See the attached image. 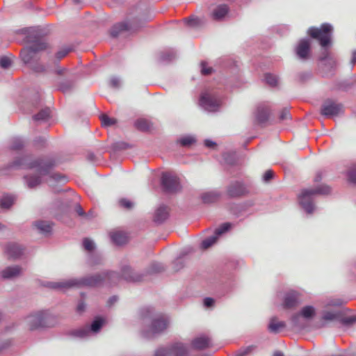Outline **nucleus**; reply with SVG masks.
Instances as JSON below:
<instances>
[{"mask_svg":"<svg viewBox=\"0 0 356 356\" xmlns=\"http://www.w3.org/2000/svg\"><path fill=\"white\" fill-rule=\"evenodd\" d=\"M220 193L216 191L205 192L202 194L201 199L204 203L209 204L218 200Z\"/></svg>","mask_w":356,"mask_h":356,"instance_id":"27","label":"nucleus"},{"mask_svg":"<svg viewBox=\"0 0 356 356\" xmlns=\"http://www.w3.org/2000/svg\"><path fill=\"white\" fill-rule=\"evenodd\" d=\"M169 325V320L166 316L159 314L152 318V325L149 330L144 332V336L147 338L152 337L156 334H159L164 331Z\"/></svg>","mask_w":356,"mask_h":356,"instance_id":"11","label":"nucleus"},{"mask_svg":"<svg viewBox=\"0 0 356 356\" xmlns=\"http://www.w3.org/2000/svg\"><path fill=\"white\" fill-rule=\"evenodd\" d=\"M123 278L127 281L138 282L141 280L140 275L134 272L129 266H124L122 270Z\"/></svg>","mask_w":356,"mask_h":356,"instance_id":"21","label":"nucleus"},{"mask_svg":"<svg viewBox=\"0 0 356 356\" xmlns=\"http://www.w3.org/2000/svg\"><path fill=\"white\" fill-rule=\"evenodd\" d=\"M143 24V21L140 17L130 16L125 22L115 24L111 33L112 36L117 37L124 31L134 32L140 28Z\"/></svg>","mask_w":356,"mask_h":356,"instance_id":"7","label":"nucleus"},{"mask_svg":"<svg viewBox=\"0 0 356 356\" xmlns=\"http://www.w3.org/2000/svg\"><path fill=\"white\" fill-rule=\"evenodd\" d=\"M348 179L350 181L356 184V167L349 171Z\"/></svg>","mask_w":356,"mask_h":356,"instance_id":"48","label":"nucleus"},{"mask_svg":"<svg viewBox=\"0 0 356 356\" xmlns=\"http://www.w3.org/2000/svg\"><path fill=\"white\" fill-rule=\"evenodd\" d=\"M311 43L309 40H301L296 47V54L298 58L301 60H307L309 57Z\"/></svg>","mask_w":356,"mask_h":356,"instance_id":"15","label":"nucleus"},{"mask_svg":"<svg viewBox=\"0 0 356 356\" xmlns=\"http://www.w3.org/2000/svg\"><path fill=\"white\" fill-rule=\"evenodd\" d=\"M50 116V110L49 108H44L41 110L38 114L33 116V119L35 121H44L47 120Z\"/></svg>","mask_w":356,"mask_h":356,"instance_id":"32","label":"nucleus"},{"mask_svg":"<svg viewBox=\"0 0 356 356\" xmlns=\"http://www.w3.org/2000/svg\"><path fill=\"white\" fill-rule=\"evenodd\" d=\"M269 116V108L266 104H261L257 108V119L259 122H266Z\"/></svg>","mask_w":356,"mask_h":356,"instance_id":"25","label":"nucleus"},{"mask_svg":"<svg viewBox=\"0 0 356 356\" xmlns=\"http://www.w3.org/2000/svg\"><path fill=\"white\" fill-rule=\"evenodd\" d=\"M188 354V346L181 342H175L168 348L158 349L154 356H187Z\"/></svg>","mask_w":356,"mask_h":356,"instance_id":"8","label":"nucleus"},{"mask_svg":"<svg viewBox=\"0 0 356 356\" xmlns=\"http://www.w3.org/2000/svg\"><path fill=\"white\" fill-rule=\"evenodd\" d=\"M86 305L83 302H80L76 307V310L78 312H83L85 310Z\"/></svg>","mask_w":356,"mask_h":356,"instance_id":"56","label":"nucleus"},{"mask_svg":"<svg viewBox=\"0 0 356 356\" xmlns=\"http://www.w3.org/2000/svg\"><path fill=\"white\" fill-rule=\"evenodd\" d=\"M200 104L204 110L209 112H215L218 111L221 105V100L216 95L205 92L200 96Z\"/></svg>","mask_w":356,"mask_h":356,"instance_id":"10","label":"nucleus"},{"mask_svg":"<svg viewBox=\"0 0 356 356\" xmlns=\"http://www.w3.org/2000/svg\"><path fill=\"white\" fill-rule=\"evenodd\" d=\"M104 321L101 318H97L93 321L90 327L85 326L72 331V336L79 338L86 339L90 336L92 333H97L102 327Z\"/></svg>","mask_w":356,"mask_h":356,"instance_id":"9","label":"nucleus"},{"mask_svg":"<svg viewBox=\"0 0 356 356\" xmlns=\"http://www.w3.org/2000/svg\"><path fill=\"white\" fill-rule=\"evenodd\" d=\"M340 323L346 325H350L356 323V316L343 317V313L341 312Z\"/></svg>","mask_w":356,"mask_h":356,"instance_id":"38","label":"nucleus"},{"mask_svg":"<svg viewBox=\"0 0 356 356\" xmlns=\"http://www.w3.org/2000/svg\"><path fill=\"white\" fill-rule=\"evenodd\" d=\"M356 63V50L353 51L352 53V57L350 60V64L353 66Z\"/></svg>","mask_w":356,"mask_h":356,"instance_id":"58","label":"nucleus"},{"mask_svg":"<svg viewBox=\"0 0 356 356\" xmlns=\"http://www.w3.org/2000/svg\"><path fill=\"white\" fill-rule=\"evenodd\" d=\"M343 112V107L341 104L327 99L322 105L321 113L326 118H334Z\"/></svg>","mask_w":356,"mask_h":356,"instance_id":"12","label":"nucleus"},{"mask_svg":"<svg viewBox=\"0 0 356 356\" xmlns=\"http://www.w3.org/2000/svg\"><path fill=\"white\" fill-rule=\"evenodd\" d=\"M22 269L19 266H8L1 271V277L3 279L11 280L19 277Z\"/></svg>","mask_w":356,"mask_h":356,"instance_id":"19","label":"nucleus"},{"mask_svg":"<svg viewBox=\"0 0 356 356\" xmlns=\"http://www.w3.org/2000/svg\"><path fill=\"white\" fill-rule=\"evenodd\" d=\"M273 356H283V354L281 352H275Z\"/></svg>","mask_w":356,"mask_h":356,"instance_id":"64","label":"nucleus"},{"mask_svg":"<svg viewBox=\"0 0 356 356\" xmlns=\"http://www.w3.org/2000/svg\"><path fill=\"white\" fill-rule=\"evenodd\" d=\"M214 300L211 298H206L204 300V305L206 307H210L213 306Z\"/></svg>","mask_w":356,"mask_h":356,"instance_id":"55","label":"nucleus"},{"mask_svg":"<svg viewBox=\"0 0 356 356\" xmlns=\"http://www.w3.org/2000/svg\"><path fill=\"white\" fill-rule=\"evenodd\" d=\"M110 236L112 241L118 245H123L127 241V236L126 234L122 232L116 231L111 232Z\"/></svg>","mask_w":356,"mask_h":356,"instance_id":"24","label":"nucleus"},{"mask_svg":"<svg viewBox=\"0 0 356 356\" xmlns=\"http://www.w3.org/2000/svg\"><path fill=\"white\" fill-rule=\"evenodd\" d=\"M321 177H322V176H321V172H318V173L316 174V175L315 178H314V181H315L316 182H318V181H319L321 179Z\"/></svg>","mask_w":356,"mask_h":356,"instance_id":"62","label":"nucleus"},{"mask_svg":"<svg viewBox=\"0 0 356 356\" xmlns=\"http://www.w3.org/2000/svg\"><path fill=\"white\" fill-rule=\"evenodd\" d=\"M164 269L163 266L160 263H153L151 265V270L153 273H159Z\"/></svg>","mask_w":356,"mask_h":356,"instance_id":"46","label":"nucleus"},{"mask_svg":"<svg viewBox=\"0 0 356 356\" xmlns=\"http://www.w3.org/2000/svg\"><path fill=\"white\" fill-rule=\"evenodd\" d=\"M76 211L77 212V213L79 216H83L84 215L83 209H82V207L80 205H77L76 207Z\"/></svg>","mask_w":356,"mask_h":356,"instance_id":"59","label":"nucleus"},{"mask_svg":"<svg viewBox=\"0 0 356 356\" xmlns=\"http://www.w3.org/2000/svg\"><path fill=\"white\" fill-rule=\"evenodd\" d=\"M204 145L208 147H212L216 145V143L210 140H206L204 141Z\"/></svg>","mask_w":356,"mask_h":356,"instance_id":"60","label":"nucleus"},{"mask_svg":"<svg viewBox=\"0 0 356 356\" xmlns=\"http://www.w3.org/2000/svg\"><path fill=\"white\" fill-rule=\"evenodd\" d=\"M175 57V53L171 51L161 52L160 54V60L161 61H170Z\"/></svg>","mask_w":356,"mask_h":356,"instance_id":"39","label":"nucleus"},{"mask_svg":"<svg viewBox=\"0 0 356 356\" xmlns=\"http://www.w3.org/2000/svg\"><path fill=\"white\" fill-rule=\"evenodd\" d=\"M247 193L246 188L241 182H234L230 184L227 188V193L230 197H238Z\"/></svg>","mask_w":356,"mask_h":356,"instance_id":"17","label":"nucleus"},{"mask_svg":"<svg viewBox=\"0 0 356 356\" xmlns=\"http://www.w3.org/2000/svg\"><path fill=\"white\" fill-rule=\"evenodd\" d=\"M66 70V69L65 67H57L56 69H55V72L57 74H59V75H61V74H63L65 71Z\"/></svg>","mask_w":356,"mask_h":356,"instance_id":"57","label":"nucleus"},{"mask_svg":"<svg viewBox=\"0 0 356 356\" xmlns=\"http://www.w3.org/2000/svg\"><path fill=\"white\" fill-rule=\"evenodd\" d=\"M83 246L86 250L89 252H91L95 249V244L93 241L88 238H85L83 241Z\"/></svg>","mask_w":356,"mask_h":356,"instance_id":"41","label":"nucleus"},{"mask_svg":"<svg viewBox=\"0 0 356 356\" xmlns=\"http://www.w3.org/2000/svg\"><path fill=\"white\" fill-rule=\"evenodd\" d=\"M119 204H120V207H122L126 209H130L133 208V207H134V203L128 199H121L119 201Z\"/></svg>","mask_w":356,"mask_h":356,"instance_id":"43","label":"nucleus"},{"mask_svg":"<svg viewBox=\"0 0 356 356\" xmlns=\"http://www.w3.org/2000/svg\"><path fill=\"white\" fill-rule=\"evenodd\" d=\"M117 277L115 273H104L102 275H95L90 277H84L80 280L70 279L61 282H49L46 284V286L52 289L65 291L72 287L96 286L99 285L106 277L113 280Z\"/></svg>","mask_w":356,"mask_h":356,"instance_id":"2","label":"nucleus"},{"mask_svg":"<svg viewBox=\"0 0 356 356\" xmlns=\"http://www.w3.org/2000/svg\"><path fill=\"white\" fill-rule=\"evenodd\" d=\"M73 87V83L72 82H65L60 83L59 86V89L63 92H66L69 91Z\"/></svg>","mask_w":356,"mask_h":356,"instance_id":"45","label":"nucleus"},{"mask_svg":"<svg viewBox=\"0 0 356 356\" xmlns=\"http://www.w3.org/2000/svg\"><path fill=\"white\" fill-rule=\"evenodd\" d=\"M280 118L282 120H287L290 118V113L287 109H284L282 111Z\"/></svg>","mask_w":356,"mask_h":356,"instance_id":"53","label":"nucleus"},{"mask_svg":"<svg viewBox=\"0 0 356 356\" xmlns=\"http://www.w3.org/2000/svg\"><path fill=\"white\" fill-rule=\"evenodd\" d=\"M341 312L338 309L332 311H324L322 313V321L325 323L339 321L340 322Z\"/></svg>","mask_w":356,"mask_h":356,"instance_id":"20","label":"nucleus"},{"mask_svg":"<svg viewBox=\"0 0 356 356\" xmlns=\"http://www.w3.org/2000/svg\"><path fill=\"white\" fill-rule=\"evenodd\" d=\"M23 142L21 139L16 138L13 140L12 145V149H19L23 147Z\"/></svg>","mask_w":356,"mask_h":356,"instance_id":"47","label":"nucleus"},{"mask_svg":"<svg viewBox=\"0 0 356 356\" xmlns=\"http://www.w3.org/2000/svg\"><path fill=\"white\" fill-rule=\"evenodd\" d=\"M199 19L196 17H191L185 19V22L192 26L197 25Z\"/></svg>","mask_w":356,"mask_h":356,"instance_id":"51","label":"nucleus"},{"mask_svg":"<svg viewBox=\"0 0 356 356\" xmlns=\"http://www.w3.org/2000/svg\"><path fill=\"white\" fill-rule=\"evenodd\" d=\"M302 318L303 317H302L299 314L293 316V317L291 318L293 325L298 328H303L305 327V322H303L302 319Z\"/></svg>","mask_w":356,"mask_h":356,"instance_id":"35","label":"nucleus"},{"mask_svg":"<svg viewBox=\"0 0 356 356\" xmlns=\"http://www.w3.org/2000/svg\"><path fill=\"white\" fill-rule=\"evenodd\" d=\"M24 249L17 243H9L6 247V253L10 259H17L22 255Z\"/></svg>","mask_w":356,"mask_h":356,"instance_id":"18","label":"nucleus"},{"mask_svg":"<svg viewBox=\"0 0 356 356\" xmlns=\"http://www.w3.org/2000/svg\"><path fill=\"white\" fill-rule=\"evenodd\" d=\"M51 316L47 310L31 312L24 318L26 328L31 331L39 330L51 326Z\"/></svg>","mask_w":356,"mask_h":356,"instance_id":"4","label":"nucleus"},{"mask_svg":"<svg viewBox=\"0 0 356 356\" xmlns=\"http://www.w3.org/2000/svg\"><path fill=\"white\" fill-rule=\"evenodd\" d=\"M286 326L285 323L282 321H277L275 318H273L270 319V321L268 324V328L270 332L277 333L282 329L284 328Z\"/></svg>","mask_w":356,"mask_h":356,"instance_id":"28","label":"nucleus"},{"mask_svg":"<svg viewBox=\"0 0 356 356\" xmlns=\"http://www.w3.org/2000/svg\"><path fill=\"white\" fill-rule=\"evenodd\" d=\"M152 314V310L150 308H145L142 311L143 318H148L150 317Z\"/></svg>","mask_w":356,"mask_h":356,"instance_id":"54","label":"nucleus"},{"mask_svg":"<svg viewBox=\"0 0 356 356\" xmlns=\"http://www.w3.org/2000/svg\"><path fill=\"white\" fill-rule=\"evenodd\" d=\"M201 66H202L201 72H202V74L208 75V74H210L212 72V68L211 67H207L206 66V63L205 62H202L201 63Z\"/></svg>","mask_w":356,"mask_h":356,"instance_id":"49","label":"nucleus"},{"mask_svg":"<svg viewBox=\"0 0 356 356\" xmlns=\"http://www.w3.org/2000/svg\"><path fill=\"white\" fill-rule=\"evenodd\" d=\"M332 30V26L325 23L320 28H309L307 33L312 38L318 40L323 47H325L330 43Z\"/></svg>","mask_w":356,"mask_h":356,"instance_id":"6","label":"nucleus"},{"mask_svg":"<svg viewBox=\"0 0 356 356\" xmlns=\"http://www.w3.org/2000/svg\"><path fill=\"white\" fill-rule=\"evenodd\" d=\"M229 8L227 5L222 4L217 6L212 12V17L215 20H220L228 13Z\"/></svg>","mask_w":356,"mask_h":356,"instance_id":"26","label":"nucleus"},{"mask_svg":"<svg viewBox=\"0 0 356 356\" xmlns=\"http://www.w3.org/2000/svg\"><path fill=\"white\" fill-rule=\"evenodd\" d=\"M178 264L179 265V266L178 268H175V270H177L183 266V264H182V261L181 259H177L175 261V265H178Z\"/></svg>","mask_w":356,"mask_h":356,"instance_id":"61","label":"nucleus"},{"mask_svg":"<svg viewBox=\"0 0 356 356\" xmlns=\"http://www.w3.org/2000/svg\"><path fill=\"white\" fill-rule=\"evenodd\" d=\"M330 192L329 186L323 185L316 188L305 189L300 194L299 203L305 211L308 213H312L314 211L313 197L315 195H325Z\"/></svg>","mask_w":356,"mask_h":356,"instance_id":"5","label":"nucleus"},{"mask_svg":"<svg viewBox=\"0 0 356 356\" xmlns=\"http://www.w3.org/2000/svg\"><path fill=\"white\" fill-rule=\"evenodd\" d=\"M110 85L113 88H118L120 85V81L117 77H112L110 80Z\"/></svg>","mask_w":356,"mask_h":356,"instance_id":"52","label":"nucleus"},{"mask_svg":"<svg viewBox=\"0 0 356 356\" xmlns=\"http://www.w3.org/2000/svg\"><path fill=\"white\" fill-rule=\"evenodd\" d=\"M232 227V224L229 222H225L222 224L215 231V234L211 237H209L201 243L202 249H207L213 245L218 240V236L227 232Z\"/></svg>","mask_w":356,"mask_h":356,"instance_id":"14","label":"nucleus"},{"mask_svg":"<svg viewBox=\"0 0 356 356\" xmlns=\"http://www.w3.org/2000/svg\"><path fill=\"white\" fill-rule=\"evenodd\" d=\"M135 127L140 131H147L149 128V124L147 120L138 119L135 122Z\"/></svg>","mask_w":356,"mask_h":356,"instance_id":"34","label":"nucleus"},{"mask_svg":"<svg viewBox=\"0 0 356 356\" xmlns=\"http://www.w3.org/2000/svg\"><path fill=\"white\" fill-rule=\"evenodd\" d=\"M298 303V296L294 291L286 294L283 307L286 309L292 308Z\"/></svg>","mask_w":356,"mask_h":356,"instance_id":"23","label":"nucleus"},{"mask_svg":"<svg viewBox=\"0 0 356 356\" xmlns=\"http://www.w3.org/2000/svg\"><path fill=\"white\" fill-rule=\"evenodd\" d=\"M273 177V172L270 170H268L265 172L263 176V180L264 181H269Z\"/></svg>","mask_w":356,"mask_h":356,"instance_id":"50","label":"nucleus"},{"mask_svg":"<svg viewBox=\"0 0 356 356\" xmlns=\"http://www.w3.org/2000/svg\"><path fill=\"white\" fill-rule=\"evenodd\" d=\"M265 81L270 86H275L278 83V79L275 75L266 74L265 75Z\"/></svg>","mask_w":356,"mask_h":356,"instance_id":"37","label":"nucleus"},{"mask_svg":"<svg viewBox=\"0 0 356 356\" xmlns=\"http://www.w3.org/2000/svg\"><path fill=\"white\" fill-rule=\"evenodd\" d=\"M195 142V139L193 136H186L180 138L178 140V143L183 147H188L193 144Z\"/></svg>","mask_w":356,"mask_h":356,"instance_id":"33","label":"nucleus"},{"mask_svg":"<svg viewBox=\"0 0 356 356\" xmlns=\"http://www.w3.org/2000/svg\"><path fill=\"white\" fill-rule=\"evenodd\" d=\"M211 346V340L209 337L201 335L193 339L191 341V346L195 350H203Z\"/></svg>","mask_w":356,"mask_h":356,"instance_id":"16","label":"nucleus"},{"mask_svg":"<svg viewBox=\"0 0 356 356\" xmlns=\"http://www.w3.org/2000/svg\"><path fill=\"white\" fill-rule=\"evenodd\" d=\"M35 225L38 229L44 234L50 233L52 229V223L47 221H38L35 223Z\"/></svg>","mask_w":356,"mask_h":356,"instance_id":"30","label":"nucleus"},{"mask_svg":"<svg viewBox=\"0 0 356 356\" xmlns=\"http://www.w3.org/2000/svg\"><path fill=\"white\" fill-rule=\"evenodd\" d=\"M22 32L27 35V42L33 43L30 47L24 48L21 51V58L24 63H30L38 52L46 49L47 47L45 42L39 41L44 35L45 31L40 27H29L23 29Z\"/></svg>","mask_w":356,"mask_h":356,"instance_id":"3","label":"nucleus"},{"mask_svg":"<svg viewBox=\"0 0 356 356\" xmlns=\"http://www.w3.org/2000/svg\"><path fill=\"white\" fill-rule=\"evenodd\" d=\"M254 347L253 346L241 348L235 353V356H246L248 354L252 352L254 350Z\"/></svg>","mask_w":356,"mask_h":356,"instance_id":"40","label":"nucleus"},{"mask_svg":"<svg viewBox=\"0 0 356 356\" xmlns=\"http://www.w3.org/2000/svg\"><path fill=\"white\" fill-rule=\"evenodd\" d=\"M103 126L109 127L114 125L116 123V120L113 118H110L106 115H102L100 118Z\"/></svg>","mask_w":356,"mask_h":356,"instance_id":"36","label":"nucleus"},{"mask_svg":"<svg viewBox=\"0 0 356 356\" xmlns=\"http://www.w3.org/2000/svg\"><path fill=\"white\" fill-rule=\"evenodd\" d=\"M315 314V309L312 306H306V307H304L300 312V315L305 318H311Z\"/></svg>","mask_w":356,"mask_h":356,"instance_id":"31","label":"nucleus"},{"mask_svg":"<svg viewBox=\"0 0 356 356\" xmlns=\"http://www.w3.org/2000/svg\"><path fill=\"white\" fill-rule=\"evenodd\" d=\"M11 65V60L8 57L0 58V66L3 69L8 68Z\"/></svg>","mask_w":356,"mask_h":356,"instance_id":"44","label":"nucleus"},{"mask_svg":"<svg viewBox=\"0 0 356 356\" xmlns=\"http://www.w3.org/2000/svg\"><path fill=\"white\" fill-rule=\"evenodd\" d=\"M161 185L168 193H174L179 190L180 184L177 177L171 172H164L161 177Z\"/></svg>","mask_w":356,"mask_h":356,"instance_id":"13","label":"nucleus"},{"mask_svg":"<svg viewBox=\"0 0 356 356\" xmlns=\"http://www.w3.org/2000/svg\"><path fill=\"white\" fill-rule=\"evenodd\" d=\"M15 201V197L10 195H3L0 198V207L2 209L10 208Z\"/></svg>","mask_w":356,"mask_h":356,"instance_id":"29","label":"nucleus"},{"mask_svg":"<svg viewBox=\"0 0 356 356\" xmlns=\"http://www.w3.org/2000/svg\"><path fill=\"white\" fill-rule=\"evenodd\" d=\"M168 217V210L165 206H160L154 215V221L157 223L163 222Z\"/></svg>","mask_w":356,"mask_h":356,"instance_id":"22","label":"nucleus"},{"mask_svg":"<svg viewBox=\"0 0 356 356\" xmlns=\"http://www.w3.org/2000/svg\"><path fill=\"white\" fill-rule=\"evenodd\" d=\"M117 301V298L115 296H113V297H111L109 300H108V303L110 305H112L113 304L114 302H115Z\"/></svg>","mask_w":356,"mask_h":356,"instance_id":"63","label":"nucleus"},{"mask_svg":"<svg viewBox=\"0 0 356 356\" xmlns=\"http://www.w3.org/2000/svg\"><path fill=\"white\" fill-rule=\"evenodd\" d=\"M71 51L72 49L70 47L63 48L56 53V57L57 59L60 60L67 56Z\"/></svg>","mask_w":356,"mask_h":356,"instance_id":"42","label":"nucleus"},{"mask_svg":"<svg viewBox=\"0 0 356 356\" xmlns=\"http://www.w3.org/2000/svg\"><path fill=\"white\" fill-rule=\"evenodd\" d=\"M54 163L50 160L35 159L28 164V168L35 169L37 175H29L24 177L26 184L29 188L39 186L43 181L51 184L53 181H65V177L51 171Z\"/></svg>","mask_w":356,"mask_h":356,"instance_id":"1","label":"nucleus"}]
</instances>
